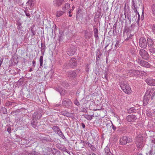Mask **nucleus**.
<instances>
[{
  "label": "nucleus",
  "instance_id": "6e6d98bb",
  "mask_svg": "<svg viewBox=\"0 0 155 155\" xmlns=\"http://www.w3.org/2000/svg\"><path fill=\"white\" fill-rule=\"evenodd\" d=\"M11 127H9L7 128V131L8 132L9 134H10L11 133Z\"/></svg>",
  "mask_w": 155,
  "mask_h": 155
},
{
  "label": "nucleus",
  "instance_id": "338daca9",
  "mask_svg": "<svg viewBox=\"0 0 155 155\" xmlns=\"http://www.w3.org/2000/svg\"><path fill=\"white\" fill-rule=\"evenodd\" d=\"M3 60V58H2L1 59V60H0V67L1 66V64H2V63Z\"/></svg>",
  "mask_w": 155,
  "mask_h": 155
},
{
  "label": "nucleus",
  "instance_id": "bb28decb",
  "mask_svg": "<svg viewBox=\"0 0 155 155\" xmlns=\"http://www.w3.org/2000/svg\"><path fill=\"white\" fill-rule=\"evenodd\" d=\"M61 84L64 87H69V84L66 81H61L60 82Z\"/></svg>",
  "mask_w": 155,
  "mask_h": 155
},
{
  "label": "nucleus",
  "instance_id": "13d9d810",
  "mask_svg": "<svg viewBox=\"0 0 155 155\" xmlns=\"http://www.w3.org/2000/svg\"><path fill=\"white\" fill-rule=\"evenodd\" d=\"M31 35L32 36H34L35 35V31L33 30L32 29H31Z\"/></svg>",
  "mask_w": 155,
  "mask_h": 155
},
{
  "label": "nucleus",
  "instance_id": "9d476101",
  "mask_svg": "<svg viewBox=\"0 0 155 155\" xmlns=\"http://www.w3.org/2000/svg\"><path fill=\"white\" fill-rule=\"evenodd\" d=\"M67 75L68 77L71 80L75 78L77 76L75 70L68 72Z\"/></svg>",
  "mask_w": 155,
  "mask_h": 155
},
{
  "label": "nucleus",
  "instance_id": "e2e57ef3",
  "mask_svg": "<svg viewBox=\"0 0 155 155\" xmlns=\"http://www.w3.org/2000/svg\"><path fill=\"white\" fill-rule=\"evenodd\" d=\"M63 151L66 152L68 153H70L69 151L66 148H64V150Z\"/></svg>",
  "mask_w": 155,
  "mask_h": 155
},
{
  "label": "nucleus",
  "instance_id": "423d86ee",
  "mask_svg": "<svg viewBox=\"0 0 155 155\" xmlns=\"http://www.w3.org/2000/svg\"><path fill=\"white\" fill-rule=\"evenodd\" d=\"M139 44L141 48L143 49L146 48L147 46V44L145 38L144 37L140 38L139 40Z\"/></svg>",
  "mask_w": 155,
  "mask_h": 155
},
{
  "label": "nucleus",
  "instance_id": "b1692460",
  "mask_svg": "<svg viewBox=\"0 0 155 155\" xmlns=\"http://www.w3.org/2000/svg\"><path fill=\"white\" fill-rule=\"evenodd\" d=\"M104 150L106 154L107 155H114L110 151L109 147L107 146L105 147Z\"/></svg>",
  "mask_w": 155,
  "mask_h": 155
},
{
  "label": "nucleus",
  "instance_id": "473e14b6",
  "mask_svg": "<svg viewBox=\"0 0 155 155\" xmlns=\"http://www.w3.org/2000/svg\"><path fill=\"white\" fill-rule=\"evenodd\" d=\"M151 8L152 14L154 16H155V3L152 5Z\"/></svg>",
  "mask_w": 155,
  "mask_h": 155
},
{
  "label": "nucleus",
  "instance_id": "2eb2a0df",
  "mask_svg": "<svg viewBox=\"0 0 155 155\" xmlns=\"http://www.w3.org/2000/svg\"><path fill=\"white\" fill-rule=\"evenodd\" d=\"M55 90L59 92L61 95L63 96L65 94V91L60 86H57L55 87Z\"/></svg>",
  "mask_w": 155,
  "mask_h": 155
},
{
  "label": "nucleus",
  "instance_id": "0e129e2a",
  "mask_svg": "<svg viewBox=\"0 0 155 155\" xmlns=\"http://www.w3.org/2000/svg\"><path fill=\"white\" fill-rule=\"evenodd\" d=\"M134 11V12L135 13H136V14H138L139 13L137 11V8H135L133 9Z\"/></svg>",
  "mask_w": 155,
  "mask_h": 155
},
{
  "label": "nucleus",
  "instance_id": "f8f14e48",
  "mask_svg": "<svg viewBox=\"0 0 155 155\" xmlns=\"http://www.w3.org/2000/svg\"><path fill=\"white\" fill-rule=\"evenodd\" d=\"M127 120L129 122H136L137 119L136 116L134 114L129 115L126 117Z\"/></svg>",
  "mask_w": 155,
  "mask_h": 155
},
{
  "label": "nucleus",
  "instance_id": "aec40b11",
  "mask_svg": "<svg viewBox=\"0 0 155 155\" xmlns=\"http://www.w3.org/2000/svg\"><path fill=\"white\" fill-rule=\"evenodd\" d=\"M64 0H54V4L56 6H60L62 4Z\"/></svg>",
  "mask_w": 155,
  "mask_h": 155
},
{
  "label": "nucleus",
  "instance_id": "37998d69",
  "mask_svg": "<svg viewBox=\"0 0 155 155\" xmlns=\"http://www.w3.org/2000/svg\"><path fill=\"white\" fill-rule=\"evenodd\" d=\"M74 104L78 106H79L80 105V103L78 102L77 99H76L74 102Z\"/></svg>",
  "mask_w": 155,
  "mask_h": 155
},
{
  "label": "nucleus",
  "instance_id": "c756f323",
  "mask_svg": "<svg viewBox=\"0 0 155 155\" xmlns=\"http://www.w3.org/2000/svg\"><path fill=\"white\" fill-rule=\"evenodd\" d=\"M52 128L53 131L56 133L61 130L59 127L58 126H54L52 127Z\"/></svg>",
  "mask_w": 155,
  "mask_h": 155
},
{
  "label": "nucleus",
  "instance_id": "603ef678",
  "mask_svg": "<svg viewBox=\"0 0 155 155\" xmlns=\"http://www.w3.org/2000/svg\"><path fill=\"white\" fill-rule=\"evenodd\" d=\"M117 25L116 23H115L114 24V25H113V32H114V31H116V27H117Z\"/></svg>",
  "mask_w": 155,
  "mask_h": 155
},
{
  "label": "nucleus",
  "instance_id": "e433bc0d",
  "mask_svg": "<svg viewBox=\"0 0 155 155\" xmlns=\"http://www.w3.org/2000/svg\"><path fill=\"white\" fill-rule=\"evenodd\" d=\"M40 153L39 152H36L34 150H32V152H31V154L30 155H40Z\"/></svg>",
  "mask_w": 155,
  "mask_h": 155
},
{
  "label": "nucleus",
  "instance_id": "7ed1b4c3",
  "mask_svg": "<svg viewBox=\"0 0 155 155\" xmlns=\"http://www.w3.org/2000/svg\"><path fill=\"white\" fill-rule=\"evenodd\" d=\"M131 140L129 137L126 136H124L121 137L120 139V145H124L127 143H129L131 142Z\"/></svg>",
  "mask_w": 155,
  "mask_h": 155
},
{
  "label": "nucleus",
  "instance_id": "052dcab7",
  "mask_svg": "<svg viewBox=\"0 0 155 155\" xmlns=\"http://www.w3.org/2000/svg\"><path fill=\"white\" fill-rule=\"evenodd\" d=\"M41 51H44V52L45 51V45H44V47L43 48L42 47V43H41Z\"/></svg>",
  "mask_w": 155,
  "mask_h": 155
},
{
  "label": "nucleus",
  "instance_id": "de8ad7c7",
  "mask_svg": "<svg viewBox=\"0 0 155 155\" xmlns=\"http://www.w3.org/2000/svg\"><path fill=\"white\" fill-rule=\"evenodd\" d=\"M57 134L61 137L63 136V133L61 132V130H60V131H59Z\"/></svg>",
  "mask_w": 155,
  "mask_h": 155
},
{
  "label": "nucleus",
  "instance_id": "6ab92c4d",
  "mask_svg": "<svg viewBox=\"0 0 155 155\" xmlns=\"http://www.w3.org/2000/svg\"><path fill=\"white\" fill-rule=\"evenodd\" d=\"M37 120H33V119H32L31 121V124L32 127L34 128H36L38 124V122Z\"/></svg>",
  "mask_w": 155,
  "mask_h": 155
},
{
  "label": "nucleus",
  "instance_id": "ddd939ff",
  "mask_svg": "<svg viewBox=\"0 0 155 155\" xmlns=\"http://www.w3.org/2000/svg\"><path fill=\"white\" fill-rule=\"evenodd\" d=\"M150 92H149V93H148L147 92L146 93L144 96L143 102V105L144 106H146L147 104L149 101V99L150 98Z\"/></svg>",
  "mask_w": 155,
  "mask_h": 155
},
{
  "label": "nucleus",
  "instance_id": "a211bd4d",
  "mask_svg": "<svg viewBox=\"0 0 155 155\" xmlns=\"http://www.w3.org/2000/svg\"><path fill=\"white\" fill-rule=\"evenodd\" d=\"M147 44L150 48L153 47L154 45V42L152 39L149 38H148L147 39Z\"/></svg>",
  "mask_w": 155,
  "mask_h": 155
},
{
  "label": "nucleus",
  "instance_id": "4468645a",
  "mask_svg": "<svg viewBox=\"0 0 155 155\" xmlns=\"http://www.w3.org/2000/svg\"><path fill=\"white\" fill-rule=\"evenodd\" d=\"M92 35V32L89 30L84 31V38L86 39H89Z\"/></svg>",
  "mask_w": 155,
  "mask_h": 155
},
{
  "label": "nucleus",
  "instance_id": "9b49d317",
  "mask_svg": "<svg viewBox=\"0 0 155 155\" xmlns=\"http://www.w3.org/2000/svg\"><path fill=\"white\" fill-rule=\"evenodd\" d=\"M77 64L76 60L74 58H71L68 63L69 66L72 68H74L77 66Z\"/></svg>",
  "mask_w": 155,
  "mask_h": 155
},
{
  "label": "nucleus",
  "instance_id": "79ce46f5",
  "mask_svg": "<svg viewBox=\"0 0 155 155\" xmlns=\"http://www.w3.org/2000/svg\"><path fill=\"white\" fill-rule=\"evenodd\" d=\"M132 8L133 9L137 8V7H136V5L134 3V0H132Z\"/></svg>",
  "mask_w": 155,
  "mask_h": 155
},
{
  "label": "nucleus",
  "instance_id": "5fc2aeb1",
  "mask_svg": "<svg viewBox=\"0 0 155 155\" xmlns=\"http://www.w3.org/2000/svg\"><path fill=\"white\" fill-rule=\"evenodd\" d=\"M25 14L29 18L31 16H30V14L29 13L25 11Z\"/></svg>",
  "mask_w": 155,
  "mask_h": 155
},
{
  "label": "nucleus",
  "instance_id": "8fccbe9b",
  "mask_svg": "<svg viewBox=\"0 0 155 155\" xmlns=\"http://www.w3.org/2000/svg\"><path fill=\"white\" fill-rule=\"evenodd\" d=\"M101 54L100 50L99 49H97V54L96 55L101 56Z\"/></svg>",
  "mask_w": 155,
  "mask_h": 155
},
{
  "label": "nucleus",
  "instance_id": "412c9836",
  "mask_svg": "<svg viewBox=\"0 0 155 155\" xmlns=\"http://www.w3.org/2000/svg\"><path fill=\"white\" fill-rule=\"evenodd\" d=\"M51 139L49 137L48 138L47 137H44L43 138L41 139V141L42 142L45 143L46 142H51Z\"/></svg>",
  "mask_w": 155,
  "mask_h": 155
},
{
  "label": "nucleus",
  "instance_id": "3c124183",
  "mask_svg": "<svg viewBox=\"0 0 155 155\" xmlns=\"http://www.w3.org/2000/svg\"><path fill=\"white\" fill-rule=\"evenodd\" d=\"M63 35H59V42H61L62 41V38H63Z\"/></svg>",
  "mask_w": 155,
  "mask_h": 155
},
{
  "label": "nucleus",
  "instance_id": "72a5a7b5",
  "mask_svg": "<svg viewBox=\"0 0 155 155\" xmlns=\"http://www.w3.org/2000/svg\"><path fill=\"white\" fill-rule=\"evenodd\" d=\"M149 51L151 54H155V48L153 47H150L149 49Z\"/></svg>",
  "mask_w": 155,
  "mask_h": 155
},
{
  "label": "nucleus",
  "instance_id": "c9c22d12",
  "mask_svg": "<svg viewBox=\"0 0 155 155\" xmlns=\"http://www.w3.org/2000/svg\"><path fill=\"white\" fill-rule=\"evenodd\" d=\"M17 25H18L17 28L19 30L22 31V27L21 26V24L19 22H18Z\"/></svg>",
  "mask_w": 155,
  "mask_h": 155
},
{
  "label": "nucleus",
  "instance_id": "774afa93",
  "mask_svg": "<svg viewBox=\"0 0 155 155\" xmlns=\"http://www.w3.org/2000/svg\"><path fill=\"white\" fill-rule=\"evenodd\" d=\"M104 78H105L106 80H107V74H105L104 76Z\"/></svg>",
  "mask_w": 155,
  "mask_h": 155
},
{
  "label": "nucleus",
  "instance_id": "4d7b16f0",
  "mask_svg": "<svg viewBox=\"0 0 155 155\" xmlns=\"http://www.w3.org/2000/svg\"><path fill=\"white\" fill-rule=\"evenodd\" d=\"M81 111L85 113H87V110L86 109L84 108H83L82 109Z\"/></svg>",
  "mask_w": 155,
  "mask_h": 155
},
{
  "label": "nucleus",
  "instance_id": "680f3d73",
  "mask_svg": "<svg viewBox=\"0 0 155 155\" xmlns=\"http://www.w3.org/2000/svg\"><path fill=\"white\" fill-rule=\"evenodd\" d=\"M155 96V91L153 93L151 96V99L153 100V97Z\"/></svg>",
  "mask_w": 155,
  "mask_h": 155
},
{
  "label": "nucleus",
  "instance_id": "0eeeda50",
  "mask_svg": "<svg viewBox=\"0 0 155 155\" xmlns=\"http://www.w3.org/2000/svg\"><path fill=\"white\" fill-rule=\"evenodd\" d=\"M63 106L66 108L70 109L72 107V102L69 99H63L62 101Z\"/></svg>",
  "mask_w": 155,
  "mask_h": 155
},
{
  "label": "nucleus",
  "instance_id": "69168bd1",
  "mask_svg": "<svg viewBox=\"0 0 155 155\" xmlns=\"http://www.w3.org/2000/svg\"><path fill=\"white\" fill-rule=\"evenodd\" d=\"M33 66L34 67H35L36 64V63L35 61L33 60L32 61Z\"/></svg>",
  "mask_w": 155,
  "mask_h": 155
},
{
  "label": "nucleus",
  "instance_id": "4be33fe9",
  "mask_svg": "<svg viewBox=\"0 0 155 155\" xmlns=\"http://www.w3.org/2000/svg\"><path fill=\"white\" fill-rule=\"evenodd\" d=\"M93 31L94 37L96 40H97L99 38L98 29L96 28H94Z\"/></svg>",
  "mask_w": 155,
  "mask_h": 155
},
{
  "label": "nucleus",
  "instance_id": "864d4df0",
  "mask_svg": "<svg viewBox=\"0 0 155 155\" xmlns=\"http://www.w3.org/2000/svg\"><path fill=\"white\" fill-rule=\"evenodd\" d=\"M81 11V9H79L78 10V12H77L76 15V18H77L79 16V13H80V12Z\"/></svg>",
  "mask_w": 155,
  "mask_h": 155
},
{
  "label": "nucleus",
  "instance_id": "7c9ffc66",
  "mask_svg": "<svg viewBox=\"0 0 155 155\" xmlns=\"http://www.w3.org/2000/svg\"><path fill=\"white\" fill-rule=\"evenodd\" d=\"M61 114L67 117H69L70 116V113L65 110L61 111Z\"/></svg>",
  "mask_w": 155,
  "mask_h": 155
},
{
  "label": "nucleus",
  "instance_id": "5701e85b",
  "mask_svg": "<svg viewBox=\"0 0 155 155\" xmlns=\"http://www.w3.org/2000/svg\"><path fill=\"white\" fill-rule=\"evenodd\" d=\"M137 109L134 107H132L127 109L128 113L129 114L134 113L136 112Z\"/></svg>",
  "mask_w": 155,
  "mask_h": 155
},
{
  "label": "nucleus",
  "instance_id": "a878e982",
  "mask_svg": "<svg viewBox=\"0 0 155 155\" xmlns=\"http://www.w3.org/2000/svg\"><path fill=\"white\" fill-rule=\"evenodd\" d=\"M35 0H29L27 2V4L29 5L30 8L32 7L34 5Z\"/></svg>",
  "mask_w": 155,
  "mask_h": 155
},
{
  "label": "nucleus",
  "instance_id": "393cba45",
  "mask_svg": "<svg viewBox=\"0 0 155 155\" xmlns=\"http://www.w3.org/2000/svg\"><path fill=\"white\" fill-rule=\"evenodd\" d=\"M147 154L148 155H155V147L152 146L151 150Z\"/></svg>",
  "mask_w": 155,
  "mask_h": 155
},
{
  "label": "nucleus",
  "instance_id": "2f4dec72",
  "mask_svg": "<svg viewBox=\"0 0 155 155\" xmlns=\"http://www.w3.org/2000/svg\"><path fill=\"white\" fill-rule=\"evenodd\" d=\"M130 52L133 55H135L136 54V49L135 48H132L130 50Z\"/></svg>",
  "mask_w": 155,
  "mask_h": 155
},
{
  "label": "nucleus",
  "instance_id": "a18cd8bd",
  "mask_svg": "<svg viewBox=\"0 0 155 155\" xmlns=\"http://www.w3.org/2000/svg\"><path fill=\"white\" fill-rule=\"evenodd\" d=\"M119 43L120 41H117L116 44L115 45V49H116L118 47Z\"/></svg>",
  "mask_w": 155,
  "mask_h": 155
},
{
  "label": "nucleus",
  "instance_id": "6e6552de",
  "mask_svg": "<svg viewBox=\"0 0 155 155\" xmlns=\"http://www.w3.org/2000/svg\"><path fill=\"white\" fill-rule=\"evenodd\" d=\"M77 50V48L75 46L71 45L68 49L67 51V54L71 56L74 55Z\"/></svg>",
  "mask_w": 155,
  "mask_h": 155
},
{
  "label": "nucleus",
  "instance_id": "bf43d9fd",
  "mask_svg": "<svg viewBox=\"0 0 155 155\" xmlns=\"http://www.w3.org/2000/svg\"><path fill=\"white\" fill-rule=\"evenodd\" d=\"M112 128L113 129V130L115 131L117 128L113 125V124L112 123Z\"/></svg>",
  "mask_w": 155,
  "mask_h": 155
},
{
  "label": "nucleus",
  "instance_id": "f704fd0d",
  "mask_svg": "<svg viewBox=\"0 0 155 155\" xmlns=\"http://www.w3.org/2000/svg\"><path fill=\"white\" fill-rule=\"evenodd\" d=\"M70 5L68 3H66L65 4L64 6L62 8V9L64 11H65L67 9H68L70 7Z\"/></svg>",
  "mask_w": 155,
  "mask_h": 155
},
{
  "label": "nucleus",
  "instance_id": "ea45409f",
  "mask_svg": "<svg viewBox=\"0 0 155 155\" xmlns=\"http://www.w3.org/2000/svg\"><path fill=\"white\" fill-rule=\"evenodd\" d=\"M43 56H41L40 58L39 61L40 63V66L41 67L43 65Z\"/></svg>",
  "mask_w": 155,
  "mask_h": 155
},
{
  "label": "nucleus",
  "instance_id": "dca6fc26",
  "mask_svg": "<svg viewBox=\"0 0 155 155\" xmlns=\"http://www.w3.org/2000/svg\"><path fill=\"white\" fill-rule=\"evenodd\" d=\"M141 71L134 70H131L130 71V73L131 74L130 75L131 76L138 75L141 73Z\"/></svg>",
  "mask_w": 155,
  "mask_h": 155
},
{
  "label": "nucleus",
  "instance_id": "f257e3e1",
  "mask_svg": "<svg viewBox=\"0 0 155 155\" xmlns=\"http://www.w3.org/2000/svg\"><path fill=\"white\" fill-rule=\"evenodd\" d=\"M120 87L125 93L129 94L131 93V90L130 87L127 82H122L120 84Z\"/></svg>",
  "mask_w": 155,
  "mask_h": 155
},
{
  "label": "nucleus",
  "instance_id": "c85d7f7f",
  "mask_svg": "<svg viewBox=\"0 0 155 155\" xmlns=\"http://www.w3.org/2000/svg\"><path fill=\"white\" fill-rule=\"evenodd\" d=\"M86 144L87 145L88 147H89L90 149L93 151H95L96 150V149L95 148V147L93 145H92L91 144H90L88 142H87L86 143Z\"/></svg>",
  "mask_w": 155,
  "mask_h": 155
},
{
  "label": "nucleus",
  "instance_id": "f3484780",
  "mask_svg": "<svg viewBox=\"0 0 155 155\" xmlns=\"http://www.w3.org/2000/svg\"><path fill=\"white\" fill-rule=\"evenodd\" d=\"M146 81L149 85L155 86V79H147Z\"/></svg>",
  "mask_w": 155,
  "mask_h": 155
},
{
  "label": "nucleus",
  "instance_id": "1a4fd4ad",
  "mask_svg": "<svg viewBox=\"0 0 155 155\" xmlns=\"http://www.w3.org/2000/svg\"><path fill=\"white\" fill-rule=\"evenodd\" d=\"M138 62L142 67L146 68H149L150 67V64L147 61L143 60H140L138 59L137 60Z\"/></svg>",
  "mask_w": 155,
  "mask_h": 155
},
{
  "label": "nucleus",
  "instance_id": "f03ea898",
  "mask_svg": "<svg viewBox=\"0 0 155 155\" xmlns=\"http://www.w3.org/2000/svg\"><path fill=\"white\" fill-rule=\"evenodd\" d=\"M139 54L143 59L145 60H147L150 58L148 52L143 49H141L139 50Z\"/></svg>",
  "mask_w": 155,
  "mask_h": 155
},
{
  "label": "nucleus",
  "instance_id": "cd10ccee",
  "mask_svg": "<svg viewBox=\"0 0 155 155\" xmlns=\"http://www.w3.org/2000/svg\"><path fill=\"white\" fill-rule=\"evenodd\" d=\"M0 112L4 114H7V110L6 108L2 106L0 107Z\"/></svg>",
  "mask_w": 155,
  "mask_h": 155
},
{
  "label": "nucleus",
  "instance_id": "49530a36",
  "mask_svg": "<svg viewBox=\"0 0 155 155\" xmlns=\"http://www.w3.org/2000/svg\"><path fill=\"white\" fill-rule=\"evenodd\" d=\"M23 153L25 155H30L31 154V152H28V151L25 150L23 152Z\"/></svg>",
  "mask_w": 155,
  "mask_h": 155
},
{
  "label": "nucleus",
  "instance_id": "39448f33",
  "mask_svg": "<svg viewBox=\"0 0 155 155\" xmlns=\"http://www.w3.org/2000/svg\"><path fill=\"white\" fill-rule=\"evenodd\" d=\"M42 114V110H38V111L35 112L33 114L32 119L37 120H39L41 118Z\"/></svg>",
  "mask_w": 155,
  "mask_h": 155
},
{
  "label": "nucleus",
  "instance_id": "09e8293b",
  "mask_svg": "<svg viewBox=\"0 0 155 155\" xmlns=\"http://www.w3.org/2000/svg\"><path fill=\"white\" fill-rule=\"evenodd\" d=\"M100 56L96 55V63L97 64V63H98V61L100 60Z\"/></svg>",
  "mask_w": 155,
  "mask_h": 155
},
{
  "label": "nucleus",
  "instance_id": "4c0bfd02",
  "mask_svg": "<svg viewBox=\"0 0 155 155\" xmlns=\"http://www.w3.org/2000/svg\"><path fill=\"white\" fill-rule=\"evenodd\" d=\"M64 12L62 11H58L56 16L57 17H59L62 15L64 13Z\"/></svg>",
  "mask_w": 155,
  "mask_h": 155
},
{
  "label": "nucleus",
  "instance_id": "c03bdc74",
  "mask_svg": "<svg viewBox=\"0 0 155 155\" xmlns=\"http://www.w3.org/2000/svg\"><path fill=\"white\" fill-rule=\"evenodd\" d=\"M12 105V102L10 101H7L6 102L5 105L6 106L8 107L10 105Z\"/></svg>",
  "mask_w": 155,
  "mask_h": 155
},
{
  "label": "nucleus",
  "instance_id": "58836bf2",
  "mask_svg": "<svg viewBox=\"0 0 155 155\" xmlns=\"http://www.w3.org/2000/svg\"><path fill=\"white\" fill-rule=\"evenodd\" d=\"M84 117L87 120H91L92 119V117L90 115L85 114L84 115Z\"/></svg>",
  "mask_w": 155,
  "mask_h": 155
},
{
  "label": "nucleus",
  "instance_id": "20e7f679",
  "mask_svg": "<svg viewBox=\"0 0 155 155\" xmlns=\"http://www.w3.org/2000/svg\"><path fill=\"white\" fill-rule=\"evenodd\" d=\"M143 138L141 136H138L136 139V144L138 148H140L143 147Z\"/></svg>",
  "mask_w": 155,
  "mask_h": 155
},
{
  "label": "nucleus",
  "instance_id": "a19ab883",
  "mask_svg": "<svg viewBox=\"0 0 155 155\" xmlns=\"http://www.w3.org/2000/svg\"><path fill=\"white\" fill-rule=\"evenodd\" d=\"M151 29L153 34L155 35V24H153L151 26Z\"/></svg>",
  "mask_w": 155,
  "mask_h": 155
}]
</instances>
